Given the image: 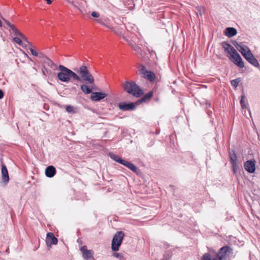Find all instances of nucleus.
Instances as JSON below:
<instances>
[{
  "label": "nucleus",
  "mask_w": 260,
  "mask_h": 260,
  "mask_svg": "<svg viewBox=\"0 0 260 260\" xmlns=\"http://www.w3.org/2000/svg\"><path fill=\"white\" fill-rule=\"evenodd\" d=\"M56 172V169L53 166H49L47 167L45 170V175L49 178L53 177L55 175Z\"/></svg>",
  "instance_id": "a211bd4d"
},
{
  "label": "nucleus",
  "mask_w": 260,
  "mask_h": 260,
  "mask_svg": "<svg viewBox=\"0 0 260 260\" xmlns=\"http://www.w3.org/2000/svg\"><path fill=\"white\" fill-rule=\"evenodd\" d=\"M118 107L122 111H132L136 109V105L134 103L120 102Z\"/></svg>",
  "instance_id": "9b49d317"
},
{
  "label": "nucleus",
  "mask_w": 260,
  "mask_h": 260,
  "mask_svg": "<svg viewBox=\"0 0 260 260\" xmlns=\"http://www.w3.org/2000/svg\"><path fill=\"white\" fill-rule=\"evenodd\" d=\"M164 245H165V247H167H167H170V245H169V244H168V243H165Z\"/></svg>",
  "instance_id": "37998d69"
},
{
  "label": "nucleus",
  "mask_w": 260,
  "mask_h": 260,
  "mask_svg": "<svg viewBox=\"0 0 260 260\" xmlns=\"http://www.w3.org/2000/svg\"><path fill=\"white\" fill-rule=\"evenodd\" d=\"M58 69L60 72L57 75L58 79L63 82H69L70 69L61 64L59 65Z\"/></svg>",
  "instance_id": "39448f33"
},
{
  "label": "nucleus",
  "mask_w": 260,
  "mask_h": 260,
  "mask_svg": "<svg viewBox=\"0 0 260 260\" xmlns=\"http://www.w3.org/2000/svg\"><path fill=\"white\" fill-rule=\"evenodd\" d=\"M124 39H125L126 41H127V40L125 39V38H124Z\"/></svg>",
  "instance_id": "49530a36"
},
{
  "label": "nucleus",
  "mask_w": 260,
  "mask_h": 260,
  "mask_svg": "<svg viewBox=\"0 0 260 260\" xmlns=\"http://www.w3.org/2000/svg\"><path fill=\"white\" fill-rule=\"evenodd\" d=\"M58 239L52 233L49 232L47 234L46 243L47 246H51L52 245H56Z\"/></svg>",
  "instance_id": "f8f14e48"
},
{
  "label": "nucleus",
  "mask_w": 260,
  "mask_h": 260,
  "mask_svg": "<svg viewBox=\"0 0 260 260\" xmlns=\"http://www.w3.org/2000/svg\"><path fill=\"white\" fill-rule=\"evenodd\" d=\"M42 73L43 75L45 76H46V74H48V75H52V71L50 70H48L45 67L44 69L42 70Z\"/></svg>",
  "instance_id": "473e14b6"
},
{
  "label": "nucleus",
  "mask_w": 260,
  "mask_h": 260,
  "mask_svg": "<svg viewBox=\"0 0 260 260\" xmlns=\"http://www.w3.org/2000/svg\"><path fill=\"white\" fill-rule=\"evenodd\" d=\"M233 44L234 45V46L237 49H239L238 47L241 45V43L239 44L238 42H237L236 41H234L233 42Z\"/></svg>",
  "instance_id": "4c0bfd02"
},
{
  "label": "nucleus",
  "mask_w": 260,
  "mask_h": 260,
  "mask_svg": "<svg viewBox=\"0 0 260 260\" xmlns=\"http://www.w3.org/2000/svg\"><path fill=\"white\" fill-rule=\"evenodd\" d=\"M66 110L69 113H74L75 112L74 107L71 105L67 106Z\"/></svg>",
  "instance_id": "2f4dec72"
},
{
  "label": "nucleus",
  "mask_w": 260,
  "mask_h": 260,
  "mask_svg": "<svg viewBox=\"0 0 260 260\" xmlns=\"http://www.w3.org/2000/svg\"><path fill=\"white\" fill-rule=\"evenodd\" d=\"M113 255L114 257L119 258L120 259H121L123 258L122 254L120 253L114 252Z\"/></svg>",
  "instance_id": "f704fd0d"
},
{
  "label": "nucleus",
  "mask_w": 260,
  "mask_h": 260,
  "mask_svg": "<svg viewBox=\"0 0 260 260\" xmlns=\"http://www.w3.org/2000/svg\"><path fill=\"white\" fill-rule=\"evenodd\" d=\"M239 49H237L244 57L248 53V52L250 51V50L249 48L246 45H241L238 47Z\"/></svg>",
  "instance_id": "aec40b11"
},
{
  "label": "nucleus",
  "mask_w": 260,
  "mask_h": 260,
  "mask_svg": "<svg viewBox=\"0 0 260 260\" xmlns=\"http://www.w3.org/2000/svg\"><path fill=\"white\" fill-rule=\"evenodd\" d=\"M140 74L142 75L143 77L151 82L154 81L156 78L155 74L152 71L147 70L144 66H142Z\"/></svg>",
  "instance_id": "6e6552de"
},
{
  "label": "nucleus",
  "mask_w": 260,
  "mask_h": 260,
  "mask_svg": "<svg viewBox=\"0 0 260 260\" xmlns=\"http://www.w3.org/2000/svg\"><path fill=\"white\" fill-rule=\"evenodd\" d=\"M107 95L106 93L101 92H93L91 94L90 99L93 101L98 102L106 98Z\"/></svg>",
  "instance_id": "4468645a"
},
{
  "label": "nucleus",
  "mask_w": 260,
  "mask_h": 260,
  "mask_svg": "<svg viewBox=\"0 0 260 260\" xmlns=\"http://www.w3.org/2000/svg\"><path fill=\"white\" fill-rule=\"evenodd\" d=\"M109 156L111 159H112L115 161L119 163L122 165L124 159L121 158L118 155L113 154L112 153H109Z\"/></svg>",
  "instance_id": "b1692460"
},
{
  "label": "nucleus",
  "mask_w": 260,
  "mask_h": 260,
  "mask_svg": "<svg viewBox=\"0 0 260 260\" xmlns=\"http://www.w3.org/2000/svg\"><path fill=\"white\" fill-rule=\"evenodd\" d=\"M21 39H22V38L20 37V38L15 37L13 38V41L15 43L19 44L20 46H22L23 47H27V44H25V43L23 44L22 41Z\"/></svg>",
  "instance_id": "cd10ccee"
},
{
  "label": "nucleus",
  "mask_w": 260,
  "mask_h": 260,
  "mask_svg": "<svg viewBox=\"0 0 260 260\" xmlns=\"http://www.w3.org/2000/svg\"><path fill=\"white\" fill-rule=\"evenodd\" d=\"M233 252L232 248L229 246H224L219 249L218 252L216 253L215 255L218 260H225L227 256V253H232Z\"/></svg>",
  "instance_id": "423d86ee"
},
{
  "label": "nucleus",
  "mask_w": 260,
  "mask_h": 260,
  "mask_svg": "<svg viewBox=\"0 0 260 260\" xmlns=\"http://www.w3.org/2000/svg\"><path fill=\"white\" fill-rule=\"evenodd\" d=\"M149 51L151 56H156V54L154 51H153L152 50V51L149 50Z\"/></svg>",
  "instance_id": "a19ab883"
},
{
  "label": "nucleus",
  "mask_w": 260,
  "mask_h": 260,
  "mask_svg": "<svg viewBox=\"0 0 260 260\" xmlns=\"http://www.w3.org/2000/svg\"><path fill=\"white\" fill-rule=\"evenodd\" d=\"M81 89L83 93L88 94L92 92V90L86 85H81Z\"/></svg>",
  "instance_id": "bb28decb"
},
{
  "label": "nucleus",
  "mask_w": 260,
  "mask_h": 260,
  "mask_svg": "<svg viewBox=\"0 0 260 260\" xmlns=\"http://www.w3.org/2000/svg\"><path fill=\"white\" fill-rule=\"evenodd\" d=\"M77 241H78V242H80V241H79V239H78V240H77Z\"/></svg>",
  "instance_id": "de8ad7c7"
},
{
  "label": "nucleus",
  "mask_w": 260,
  "mask_h": 260,
  "mask_svg": "<svg viewBox=\"0 0 260 260\" xmlns=\"http://www.w3.org/2000/svg\"><path fill=\"white\" fill-rule=\"evenodd\" d=\"M240 80L239 78H236L235 79H234L231 81V85L234 87H237L239 83L240 82Z\"/></svg>",
  "instance_id": "7c9ffc66"
},
{
  "label": "nucleus",
  "mask_w": 260,
  "mask_h": 260,
  "mask_svg": "<svg viewBox=\"0 0 260 260\" xmlns=\"http://www.w3.org/2000/svg\"><path fill=\"white\" fill-rule=\"evenodd\" d=\"M93 17L98 18L100 16V14L96 12L93 11L91 14Z\"/></svg>",
  "instance_id": "c9c22d12"
},
{
  "label": "nucleus",
  "mask_w": 260,
  "mask_h": 260,
  "mask_svg": "<svg viewBox=\"0 0 260 260\" xmlns=\"http://www.w3.org/2000/svg\"><path fill=\"white\" fill-rule=\"evenodd\" d=\"M221 46L224 49L225 52L231 55L236 52V50L229 43L226 41H223L221 43Z\"/></svg>",
  "instance_id": "2eb2a0df"
},
{
  "label": "nucleus",
  "mask_w": 260,
  "mask_h": 260,
  "mask_svg": "<svg viewBox=\"0 0 260 260\" xmlns=\"http://www.w3.org/2000/svg\"><path fill=\"white\" fill-rule=\"evenodd\" d=\"M244 57L249 63L253 66L254 67L258 68L260 71V65L257 60L251 53V51L248 52L247 54Z\"/></svg>",
  "instance_id": "1a4fd4ad"
},
{
  "label": "nucleus",
  "mask_w": 260,
  "mask_h": 260,
  "mask_svg": "<svg viewBox=\"0 0 260 260\" xmlns=\"http://www.w3.org/2000/svg\"><path fill=\"white\" fill-rule=\"evenodd\" d=\"M78 73L80 75L81 80L87 81L89 84H93L94 79L92 75L88 71L86 66H81L78 70H76Z\"/></svg>",
  "instance_id": "7ed1b4c3"
},
{
  "label": "nucleus",
  "mask_w": 260,
  "mask_h": 260,
  "mask_svg": "<svg viewBox=\"0 0 260 260\" xmlns=\"http://www.w3.org/2000/svg\"><path fill=\"white\" fill-rule=\"evenodd\" d=\"M122 87L124 91L136 98L140 97L144 93L142 89L134 81L125 82Z\"/></svg>",
  "instance_id": "f257e3e1"
},
{
  "label": "nucleus",
  "mask_w": 260,
  "mask_h": 260,
  "mask_svg": "<svg viewBox=\"0 0 260 260\" xmlns=\"http://www.w3.org/2000/svg\"><path fill=\"white\" fill-rule=\"evenodd\" d=\"M207 108H210L211 106V102L209 101L206 100L205 103Z\"/></svg>",
  "instance_id": "58836bf2"
},
{
  "label": "nucleus",
  "mask_w": 260,
  "mask_h": 260,
  "mask_svg": "<svg viewBox=\"0 0 260 260\" xmlns=\"http://www.w3.org/2000/svg\"><path fill=\"white\" fill-rule=\"evenodd\" d=\"M237 34V29L234 27H227L224 31V34L229 38L236 36Z\"/></svg>",
  "instance_id": "6ab92c4d"
},
{
  "label": "nucleus",
  "mask_w": 260,
  "mask_h": 260,
  "mask_svg": "<svg viewBox=\"0 0 260 260\" xmlns=\"http://www.w3.org/2000/svg\"><path fill=\"white\" fill-rule=\"evenodd\" d=\"M229 158L230 163L237 162V156L234 150H229Z\"/></svg>",
  "instance_id": "4be33fe9"
},
{
  "label": "nucleus",
  "mask_w": 260,
  "mask_h": 260,
  "mask_svg": "<svg viewBox=\"0 0 260 260\" xmlns=\"http://www.w3.org/2000/svg\"><path fill=\"white\" fill-rule=\"evenodd\" d=\"M124 234L122 231L116 232L113 237L111 244L112 250L115 252L119 250V248L121 245Z\"/></svg>",
  "instance_id": "20e7f679"
},
{
  "label": "nucleus",
  "mask_w": 260,
  "mask_h": 260,
  "mask_svg": "<svg viewBox=\"0 0 260 260\" xmlns=\"http://www.w3.org/2000/svg\"><path fill=\"white\" fill-rule=\"evenodd\" d=\"M232 168V171L234 174H236L239 169V166L237 162L231 163Z\"/></svg>",
  "instance_id": "c85d7f7f"
},
{
  "label": "nucleus",
  "mask_w": 260,
  "mask_h": 260,
  "mask_svg": "<svg viewBox=\"0 0 260 260\" xmlns=\"http://www.w3.org/2000/svg\"><path fill=\"white\" fill-rule=\"evenodd\" d=\"M47 2V4L50 5L52 3L51 0H45Z\"/></svg>",
  "instance_id": "79ce46f5"
},
{
  "label": "nucleus",
  "mask_w": 260,
  "mask_h": 260,
  "mask_svg": "<svg viewBox=\"0 0 260 260\" xmlns=\"http://www.w3.org/2000/svg\"><path fill=\"white\" fill-rule=\"evenodd\" d=\"M68 3H72L73 0H66Z\"/></svg>",
  "instance_id": "c03bdc74"
},
{
  "label": "nucleus",
  "mask_w": 260,
  "mask_h": 260,
  "mask_svg": "<svg viewBox=\"0 0 260 260\" xmlns=\"http://www.w3.org/2000/svg\"><path fill=\"white\" fill-rule=\"evenodd\" d=\"M77 241H78V242H80V241H79V239H78V240H77Z\"/></svg>",
  "instance_id": "09e8293b"
},
{
  "label": "nucleus",
  "mask_w": 260,
  "mask_h": 260,
  "mask_svg": "<svg viewBox=\"0 0 260 260\" xmlns=\"http://www.w3.org/2000/svg\"><path fill=\"white\" fill-rule=\"evenodd\" d=\"M2 180L6 185L9 182L10 179L7 168L5 165L2 166Z\"/></svg>",
  "instance_id": "f3484780"
},
{
  "label": "nucleus",
  "mask_w": 260,
  "mask_h": 260,
  "mask_svg": "<svg viewBox=\"0 0 260 260\" xmlns=\"http://www.w3.org/2000/svg\"><path fill=\"white\" fill-rule=\"evenodd\" d=\"M129 44L131 46V47L133 48V49L137 52L138 54L141 55V56H143L144 52L142 49L138 46L137 44L133 42H130L129 43Z\"/></svg>",
  "instance_id": "412c9836"
},
{
  "label": "nucleus",
  "mask_w": 260,
  "mask_h": 260,
  "mask_svg": "<svg viewBox=\"0 0 260 260\" xmlns=\"http://www.w3.org/2000/svg\"><path fill=\"white\" fill-rule=\"evenodd\" d=\"M245 170L249 173H253L255 171V160H248L244 164Z\"/></svg>",
  "instance_id": "9d476101"
},
{
  "label": "nucleus",
  "mask_w": 260,
  "mask_h": 260,
  "mask_svg": "<svg viewBox=\"0 0 260 260\" xmlns=\"http://www.w3.org/2000/svg\"><path fill=\"white\" fill-rule=\"evenodd\" d=\"M38 56H39L40 58H41L42 59H43V60L44 59H45V57H47L44 53H43L42 52H39L38 53Z\"/></svg>",
  "instance_id": "e433bc0d"
},
{
  "label": "nucleus",
  "mask_w": 260,
  "mask_h": 260,
  "mask_svg": "<svg viewBox=\"0 0 260 260\" xmlns=\"http://www.w3.org/2000/svg\"><path fill=\"white\" fill-rule=\"evenodd\" d=\"M122 165L125 166L133 172L137 174H138L140 172V170L134 164L124 159Z\"/></svg>",
  "instance_id": "dca6fc26"
},
{
  "label": "nucleus",
  "mask_w": 260,
  "mask_h": 260,
  "mask_svg": "<svg viewBox=\"0 0 260 260\" xmlns=\"http://www.w3.org/2000/svg\"><path fill=\"white\" fill-rule=\"evenodd\" d=\"M70 79L71 78H73L74 80H76L78 81L81 82L82 80L80 76H79L77 74L74 72L73 71L70 69V75H69Z\"/></svg>",
  "instance_id": "a878e982"
},
{
  "label": "nucleus",
  "mask_w": 260,
  "mask_h": 260,
  "mask_svg": "<svg viewBox=\"0 0 260 260\" xmlns=\"http://www.w3.org/2000/svg\"><path fill=\"white\" fill-rule=\"evenodd\" d=\"M245 96L244 95L241 96V99L240 100V104L242 109H246L247 106L246 105V101H245Z\"/></svg>",
  "instance_id": "c756f323"
},
{
  "label": "nucleus",
  "mask_w": 260,
  "mask_h": 260,
  "mask_svg": "<svg viewBox=\"0 0 260 260\" xmlns=\"http://www.w3.org/2000/svg\"><path fill=\"white\" fill-rule=\"evenodd\" d=\"M3 21L5 22L6 24L9 27L11 28V30L15 34V35L20 37L22 39L27 43V46H29L30 47L29 48L31 54L35 56H38V53L32 48V45L28 41L27 39L24 35H23L22 33H21L19 30L12 24H11L9 21L7 20L4 18H2Z\"/></svg>",
  "instance_id": "f03ea898"
},
{
  "label": "nucleus",
  "mask_w": 260,
  "mask_h": 260,
  "mask_svg": "<svg viewBox=\"0 0 260 260\" xmlns=\"http://www.w3.org/2000/svg\"><path fill=\"white\" fill-rule=\"evenodd\" d=\"M80 251L82 252L83 258L86 260H88L90 258H93V252L91 250H88L87 246L84 245L82 246L80 249Z\"/></svg>",
  "instance_id": "ddd939ff"
},
{
  "label": "nucleus",
  "mask_w": 260,
  "mask_h": 260,
  "mask_svg": "<svg viewBox=\"0 0 260 260\" xmlns=\"http://www.w3.org/2000/svg\"><path fill=\"white\" fill-rule=\"evenodd\" d=\"M229 58L234 63L240 68H243L244 67V63L242 58L237 51L232 54L231 56L229 57Z\"/></svg>",
  "instance_id": "0eeeda50"
},
{
  "label": "nucleus",
  "mask_w": 260,
  "mask_h": 260,
  "mask_svg": "<svg viewBox=\"0 0 260 260\" xmlns=\"http://www.w3.org/2000/svg\"><path fill=\"white\" fill-rule=\"evenodd\" d=\"M43 61L45 64L50 67L51 69L56 68L57 67L56 64L47 57H45V59H44Z\"/></svg>",
  "instance_id": "393cba45"
},
{
  "label": "nucleus",
  "mask_w": 260,
  "mask_h": 260,
  "mask_svg": "<svg viewBox=\"0 0 260 260\" xmlns=\"http://www.w3.org/2000/svg\"><path fill=\"white\" fill-rule=\"evenodd\" d=\"M4 96V93L2 90L0 89V100L2 99Z\"/></svg>",
  "instance_id": "ea45409f"
},
{
  "label": "nucleus",
  "mask_w": 260,
  "mask_h": 260,
  "mask_svg": "<svg viewBox=\"0 0 260 260\" xmlns=\"http://www.w3.org/2000/svg\"><path fill=\"white\" fill-rule=\"evenodd\" d=\"M2 21L0 20V27H2Z\"/></svg>",
  "instance_id": "a18cd8bd"
},
{
  "label": "nucleus",
  "mask_w": 260,
  "mask_h": 260,
  "mask_svg": "<svg viewBox=\"0 0 260 260\" xmlns=\"http://www.w3.org/2000/svg\"><path fill=\"white\" fill-rule=\"evenodd\" d=\"M198 13L197 14H199L200 15H202V12L204 11V8L201 6H198L196 8Z\"/></svg>",
  "instance_id": "72a5a7b5"
},
{
  "label": "nucleus",
  "mask_w": 260,
  "mask_h": 260,
  "mask_svg": "<svg viewBox=\"0 0 260 260\" xmlns=\"http://www.w3.org/2000/svg\"><path fill=\"white\" fill-rule=\"evenodd\" d=\"M153 94V92L152 91L148 92L147 93H146L145 95H144L142 98H141L140 99L139 102L142 103L150 100L152 98Z\"/></svg>",
  "instance_id": "5701e85b"
}]
</instances>
